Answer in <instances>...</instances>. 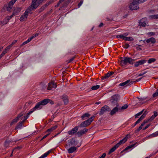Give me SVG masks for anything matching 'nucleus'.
<instances>
[{"mask_svg":"<svg viewBox=\"0 0 158 158\" xmlns=\"http://www.w3.org/2000/svg\"><path fill=\"white\" fill-rule=\"evenodd\" d=\"M146 0H133L129 6L130 9L131 10L139 9V4L143 3Z\"/></svg>","mask_w":158,"mask_h":158,"instance_id":"f257e3e1","label":"nucleus"},{"mask_svg":"<svg viewBox=\"0 0 158 158\" xmlns=\"http://www.w3.org/2000/svg\"><path fill=\"white\" fill-rule=\"evenodd\" d=\"M129 136V135H127L126 136L123 138L119 142L112 148L108 152V154L109 155L111 153L114 152L115 150L119 147V146L122 143H125L128 139V136Z\"/></svg>","mask_w":158,"mask_h":158,"instance_id":"f03ea898","label":"nucleus"},{"mask_svg":"<svg viewBox=\"0 0 158 158\" xmlns=\"http://www.w3.org/2000/svg\"><path fill=\"white\" fill-rule=\"evenodd\" d=\"M70 2V0H60L55 6L56 7L60 6L59 9L60 10L62 8L67 7Z\"/></svg>","mask_w":158,"mask_h":158,"instance_id":"7ed1b4c3","label":"nucleus"},{"mask_svg":"<svg viewBox=\"0 0 158 158\" xmlns=\"http://www.w3.org/2000/svg\"><path fill=\"white\" fill-rule=\"evenodd\" d=\"M95 117L93 116L87 120L82 122L78 126L79 127H85L89 126L93 121Z\"/></svg>","mask_w":158,"mask_h":158,"instance_id":"20e7f679","label":"nucleus"},{"mask_svg":"<svg viewBox=\"0 0 158 158\" xmlns=\"http://www.w3.org/2000/svg\"><path fill=\"white\" fill-rule=\"evenodd\" d=\"M134 60V59L130 57H125L124 58L122 57L120 64L122 66L125 65L127 63L132 64H133L132 61Z\"/></svg>","mask_w":158,"mask_h":158,"instance_id":"39448f33","label":"nucleus"},{"mask_svg":"<svg viewBox=\"0 0 158 158\" xmlns=\"http://www.w3.org/2000/svg\"><path fill=\"white\" fill-rule=\"evenodd\" d=\"M119 95L118 94L114 95L112 96L110 101L113 106L116 105L117 106H118V101L119 99Z\"/></svg>","mask_w":158,"mask_h":158,"instance_id":"423d86ee","label":"nucleus"},{"mask_svg":"<svg viewBox=\"0 0 158 158\" xmlns=\"http://www.w3.org/2000/svg\"><path fill=\"white\" fill-rule=\"evenodd\" d=\"M38 1V0H32L31 5L28 8L31 11L34 9H36L40 4Z\"/></svg>","mask_w":158,"mask_h":158,"instance_id":"0eeeda50","label":"nucleus"},{"mask_svg":"<svg viewBox=\"0 0 158 158\" xmlns=\"http://www.w3.org/2000/svg\"><path fill=\"white\" fill-rule=\"evenodd\" d=\"M29 13L31 14V11L27 8V10L25 11L24 15H22L20 17L19 19L20 20L21 22H23L24 20L26 19Z\"/></svg>","mask_w":158,"mask_h":158,"instance_id":"6e6552de","label":"nucleus"},{"mask_svg":"<svg viewBox=\"0 0 158 158\" xmlns=\"http://www.w3.org/2000/svg\"><path fill=\"white\" fill-rule=\"evenodd\" d=\"M110 110V109L108 106L105 105L101 108L99 112V115L100 116L102 115L106 112H109Z\"/></svg>","mask_w":158,"mask_h":158,"instance_id":"1a4fd4ad","label":"nucleus"},{"mask_svg":"<svg viewBox=\"0 0 158 158\" xmlns=\"http://www.w3.org/2000/svg\"><path fill=\"white\" fill-rule=\"evenodd\" d=\"M147 60L143 59V60H139L137 62H136L135 64H134V67H137L139 66L142 65L143 64H144L145 63L147 62Z\"/></svg>","mask_w":158,"mask_h":158,"instance_id":"9d476101","label":"nucleus"},{"mask_svg":"<svg viewBox=\"0 0 158 158\" xmlns=\"http://www.w3.org/2000/svg\"><path fill=\"white\" fill-rule=\"evenodd\" d=\"M79 126H77L75 127L74 128L68 132V133L69 135H72L76 133L78 130Z\"/></svg>","mask_w":158,"mask_h":158,"instance_id":"9b49d317","label":"nucleus"},{"mask_svg":"<svg viewBox=\"0 0 158 158\" xmlns=\"http://www.w3.org/2000/svg\"><path fill=\"white\" fill-rule=\"evenodd\" d=\"M88 129L85 128L82 130L78 131L77 132V134L78 136L80 137L85 134L88 131Z\"/></svg>","mask_w":158,"mask_h":158,"instance_id":"f8f14e48","label":"nucleus"},{"mask_svg":"<svg viewBox=\"0 0 158 158\" xmlns=\"http://www.w3.org/2000/svg\"><path fill=\"white\" fill-rule=\"evenodd\" d=\"M56 87L57 85L56 84L54 81H52L48 84L47 89L48 90H51L52 88H56Z\"/></svg>","mask_w":158,"mask_h":158,"instance_id":"ddd939ff","label":"nucleus"},{"mask_svg":"<svg viewBox=\"0 0 158 158\" xmlns=\"http://www.w3.org/2000/svg\"><path fill=\"white\" fill-rule=\"evenodd\" d=\"M145 41H146L147 43H151L152 44H154L156 42V40L155 38L153 37H151L144 40L143 42L144 43H145Z\"/></svg>","mask_w":158,"mask_h":158,"instance_id":"4468645a","label":"nucleus"},{"mask_svg":"<svg viewBox=\"0 0 158 158\" xmlns=\"http://www.w3.org/2000/svg\"><path fill=\"white\" fill-rule=\"evenodd\" d=\"M17 0H11L9 2L8 6L7 8L8 11H10L12 8L13 4Z\"/></svg>","mask_w":158,"mask_h":158,"instance_id":"2eb2a0df","label":"nucleus"},{"mask_svg":"<svg viewBox=\"0 0 158 158\" xmlns=\"http://www.w3.org/2000/svg\"><path fill=\"white\" fill-rule=\"evenodd\" d=\"M41 106L42 105L40 102H39L36 104L35 106L31 110L33 112L36 109H41L42 107Z\"/></svg>","mask_w":158,"mask_h":158,"instance_id":"dca6fc26","label":"nucleus"},{"mask_svg":"<svg viewBox=\"0 0 158 158\" xmlns=\"http://www.w3.org/2000/svg\"><path fill=\"white\" fill-rule=\"evenodd\" d=\"M22 9L21 7H16L15 8L13 12L14 14L15 15H19Z\"/></svg>","mask_w":158,"mask_h":158,"instance_id":"f3484780","label":"nucleus"},{"mask_svg":"<svg viewBox=\"0 0 158 158\" xmlns=\"http://www.w3.org/2000/svg\"><path fill=\"white\" fill-rule=\"evenodd\" d=\"M114 73V72H109L108 73L105 74L104 76L102 77V79L104 80L108 78L111 76Z\"/></svg>","mask_w":158,"mask_h":158,"instance_id":"a211bd4d","label":"nucleus"},{"mask_svg":"<svg viewBox=\"0 0 158 158\" xmlns=\"http://www.w3.org/2000/svg\"><path fill=\"white\" fill-rule=\"evenodd\" d=\"M131 80H128L126 81L121 83L119 84V85L122 86H127L130 85L131 84Z\"/></svg>","mask_w":158,"mask_h":158,"instance_id":"6ab92c4d","label":"nucleus"},{"mask_svg":"<svg viewBox=\"0 0 158 158\" xmlns=\"http://www.w3.org/2000/svg\"><path fill=\"white\" fill-rule=\"evenodd\" d=\"M116 107L114 108L112 110H111L110 112V114L111 115H113L114 114H115L117 112H118V111L119 110H120V108H118V106H116Z\"/></svg>","mask_w":158,"mask_h":158,"instance_id":"aec40b11","label":"nucleus"},{"mask_svg":"<svg viewBox=\"0 0 158 158\" xmlns=\"http://www.w3.org/2000/svg\"><path fill=\"white\" fill-rule=\"evenodd\" d=\"M146 18H144L139 21V24L143 27H145L146 25Z\"/></svg>","mask_w":158,"mask_h":158,"instance_id":"412c9836","label":"nucleus"},{"mask_svg":"<svg viewBox=\"0 0 158 158\" xmlns=\"http://www.w3.org/2000/svg\"><path fill=\"white\" fill-rule=\"evenodd\" d=\"M153 113V115L150 118L147 119V120L148 122H151L155 118V117L158 115V113L157 112L154 111Z\"/></svg>","mask_w":158,"mask_h":158,"instance_id":"4be33fe9","label":"nucleus"},{"mask_svg":"<svg viewBox=\"0 0 158 158\" xmlns=\"http://www.w3.org/2000/svg\"><path fill=\"white\" fill-rule=\"evenodd\" d=\"M63 100L65 105L67 104L68 103V97L65 95H63L60 97Z\"/></svg>","mask_w":158,"mask_h":158,"instance_id":"5701e85b","label":"nucleus"},{"mask_svg":"<svg viewBox=\"0 0 158 158\" xmlns=\"http://www.w3.org/2000/svg\"><path fill=\"white\" fill-rule=\"evenodd\" d=\"M69 144V145H76L77 143L75 139L73 138L71 139L68 141Z\"/></svg>","mask_w":158,"mask_h":158,"instance_id":"b1692460","label":"nucleus"},{"mask_svg":"<svg viewBox=\"0 0 158 158\" xmlns=\"http://www.w3.org/2000/svg\"><path fill=\"white\" fill-rule=\"evenodd\" d=\"M57 126L56 125H55L52 127L51 128L48 129L45 132H48V133H49L50 134L51 132L53 130H55L57 128Z\"/></svg>","mask_w":158,"mask_h":158,"instance_id":"393cba45","label":"nucleus"},{"mask_svg":"<svg viewBox=\"0 0 158 158\" xmlns=\"http://www.w3.org/2000/svg\"><path fill=\"white\" fill-rule=\"evenodd\" d=\"M77 149V147H73L70 148L68 149V152L69 153H72L75 151Z\"/></svg>","mask_w":158,"mask_h":158,"instance_id":"a878e982","label":"nucleus"},{"mask_svg":"<svg viewBox=\"0 0 158 158\" xmlns=\"http://www.w3.org/2000/svg\"><path fill=\"white\" fill-rule=\"evenodd\" d=\"M90 116V114H89L88 113H85L81 116V118L82 120H84L87 119Z\"/></svg>","mask_w":158,"mask_h":158,"instance_id":"bb28decb","label":"nucleus"},{"mask_svg":"<svg viewBox=\"0 0 158 158\" xmlns=\"http://www.w3.org/2000/svg\"><path fill=\"white\" fill-rule=\"evenodd\" d=\"M49 100L48 98L45 99L43 100L40 102L42 106H44L46 105L47 103H48V102L49 101Z\"/></svg>","mask_w":158,"mask_h":158,"instance_id":"cd10ccee","label":"nucleus"},{"mask_svg":"<svg viewBox=\"0 0 158 158\" xmlns=\"http://www.w3.org/2000/svg\"><path fill=\"white\" fill-rule=\"evenodd\" d=\"M158 136V131L155 133L150 135L148 137H149L150 138H152L153 137H155L156 136Z\"/></svg>","mask_w":158,"mask_h":158,"instance_id":"c85d7f7f","label":"nucleus"},{"mask_svg":"<svg viewBox=\"0 0 158 158\" xmlns=\"http://www.w3.org/2000/svg\"><path fill=\"white\" fill-rule=\"evenodd\" d=\"M135 145V143L131 144L130 145H129L127 147L124 149L123 150V151H126L127 150H128L129 149H130V148H131L134 147Z\"/></svg>","mask_w":158,"mask_h":158,"instance_id":"c756f323","label":"nucleus"},{"mask_svg":"<svg viewBox=\"0 0 158 158\" xmlns=\"http://www.w3.org/2000/svg\"><path fill=\"white\" fill-rule=\"evenodd\" d=\"M51 152V151H48L47 152H46L45 153L42 155L39 158H44L46 157Z\"/></svg>","mask_w":158,"mask_h":158,"instance_id":"7c9ffc66","label":"nucleus"},{"mask_svg":"<svg viewBox=\"0 0 158 158\" xmlns=\"http://www.w3.org/2000/svg\"><path fill=\"white\" fill-rule=\"evenodd\" d=\"M32 111H31V110L30 111H29L28 113L26 114V116H24V119L23 120V121L24 122L25 120H26L29 117V115L31 114V113H32Z\"/></svg>","mask_w":158,"mask_h":158,"instance_id":"2f4dec72","label":"nucleus"},{"mask_svg":"<svg viewBox=\"0 0 158 158\" xmlns=\"http://www.w3.org/2000/svg\"><path fill=\"white\" fill-rule=\"evenodd\" d=\"M23 123H24V122L23 121L21 122H20L18 123V124L17 125L16 128V129L20 128L22 126L23 124Z\"/></svg>","mask_w":158,"mask_h":158,"instance_id":"473e14b6","label":"nucleus"},{"mask_svg":"<svg viewBox=\"0 0 158 158\" xmlns=\"http://www.w3.org/2000/svg\"><path fill=\"white\" fill-rule=\"evenodd\" d=\"M100 87L99 85H94L92 87L91 89L93 90H95L99 89Z\"/></svg>","mask_w":158,"mask_h":158,"instance_id":"72a5a7b5","label":"nucleus"},{"mask_svg":"<svg viewBox=\"0 0 158 158\" xmlns=\"http://www.w3.org/2000/svg\"><path fill=\"white\" fill-rule=\"evenodd\" d=\"M124 40L125 41H132L134 40V39L132 37H124Z\"/></svg>","mask_w":158,"mask_h":158,"instance_id":"f704fd0d","label":"nucleus"},{"mask_svg":"<svg viewBox=\"0 0 158 158\" xmlns=\"http://www.w3.org/2000/svg\"><path fill=\"white\" fill-rule=\"evenodd\" d=\"M19 119L17 117L15 118L11 122L10 125H12L14 123H15L17 122Z\"/></svg>","mask_w":158,"mask_h":158,"instance_id":"c9c22d12","label":"nucleus"},{"mask_svg":"<svg viewBox=\"0 0 158 158\" xmlns=\"http://www.w3.org/2000/svg\"><path fill=\"white\" fill-rule=\"evenodd\" d=\"M156 60L155 58H151L148 60V63L149 64H151L152 63L154 62Z\"/></svg>","mask_w":158,"mask_h":158,"instance_id":"e433bc0d","label":"nucleus"},{"mask_svg":"<svg viewBox=\"0 0 158 158\" xmlns=\"http://www.w3.org/2000/svg\"><path fill=\"white\" fill-rule=\"evenodd\" d=\"M9 17L5 18L2 22L4 23V25L6 24L9 21Z\"/></svg>","mask_w":158,"mask_h":158,"instance_id":"4c0bfd02","label":"nucleus"},{"mask_svg":"<svg viewBox=\"0 0 158 158\" xmlns=\"http://www.w3.org/2000/svg\"><path fill=\"white\" fill-rule=\"evenodd\" d=\"M145 114H143L138 120L140 122L145 117Z\"/></svg>","mask_w":158,"mask_h":158,"instance_id":"58836bf2","label":"nucleus"},{"mask_svg":"<svg viewBox=\"0 0 158 158\" xmlns=\"http://www.w3.org/2000/svg\"><path fill=\"white\" fill-rule=\"evenodd\" d=\"M145 114H143L138 120L140 122L145 117Z\"/></svg>","mask_w":158,"mask_h":158,"instance_id":"ea45409f","label":"nucleus"},{"mask_svg":"<svg viewBox=\"0 0 158 158\" xmlns=\"http://www.w3.org/2000/svg\"><path fill=\"white\" fill-rule=\"evenodd\" d=\"M116 37L118 38H120L122 39L123 40H124V37L123 36V34H120L116 36Z\"/></svg>","mask_w":158,"mask_h":158,"instance_id":"a19ab883","label":"nucleus"},{"mask_svg":"<svg viewBox=\"0 0 158 158\" xmlns=\"http://www.w3.org/2000/svg\"><path fill=\"white\" fill-rule=\"evenodd\" d=\"M158 96V89L156 90L155 93L153 94L152 96L154 97H157Z\"/></svg>","mask_w":158,"mask_h":158,"instance_id":"79ce46f5","label":"nucleus"},{"mask_svg":"<svg viewBox=\"0 0 158 158\" xmlns=\"http://www.w3.org/2000/svg\"><path fill=\"white\" fill-rule=\"evenodd\" d=\"M128 107V105L127 104H125L122 106L121 108V110H124L127 109Z\"/></svg>","mask_w":158,"mask_h":158,"instance_id":"37998d69","label":"nucleus"},{"mask_svg":"<svg viewBox=\"0 0 158 158\" xmlns=\"http://www.w3.org/2000/svg\"><path fill=\"white\" fill-rule=\"evenodd\" d=\"M143 127V126H142V125H141L135 131V132L137 133L139 132L141 129H142Z\"/></svg>","mask_w":158,"mask_h":158,"instance_id":"c03bdc74","label":"nucleus"},{"mask_svg":"<svg viewBox=\"0 0 158 158\" xmlns=\"http://www.w3.org/2000/svg\"><path fill=\"white\" fill-rule=\"evenodd\" d=\"M143 77H142L140 78H138V79H137L135 81H131V84H132L134 82H138L139 81H140L142 79V78Z\"/></svg>","mask_w":158,"mask_h":158,"instance_id":"a18cd8bd","label":"nucleus"},{"mask_svg":"<svg viewBox=\"0 0 158 158\" xmlns=\"http://www.w3.org/2000/svg\"><path fill=\"white\" fill-rule=\"evenodd\" d=\"M10 142L9 141H6L5 142V146L6 147H7L9 144Z\"/></svg>","mask_w":158,"mask_h":158,"instance_id":"49530a36","label":"nucleus"},{"mask_svg":"<svg viewBox=\"0 0 158 158\" xmlns=\"http://www.w3.org/2000/svg\"><path fill=\"white\" fill-rule=\"evenodd\" d=\"M148 35L150 36H152L155 35V33L153 32H149L148 33Z\"/></svg>","mask_w":158,"mask_h":158,"instance_id":"de8ad7c7","label":"nucleus"},{"mask_svg":"<svg viewBox=\"0 0 158 158\" xmlns=\"http://www.w3.org/2000/svg\"><path fill=\"white\" fill-rule=\"evenodd\" d=\"M23 115V112H21V113H20L19 114H18V116H17V117L19 118H19H20L21 117H22Z\"/></svg>","mask_w":158,"mask_h":158,"instance_id":"09e8293b","label":"nucleus"},{"mask_svg":"<svg viewBox=\"0 0 158 158\" xmlns=\"http://www.w3.org/2000/svg\"><path fill=\"white\" fill-rule=\"evenodd\" d=\"M123 47L125 48H127L129 47V45L127 44H126L123 45Z\"/></svg>","mask_w":158,"mask_h":158,"instance_id":"8fccbe9b","label":"nucleus"},{"mask_svg":"<svg viewBox=\"0 0 158 158\" xmlns=\"http://www.w3.org/2000/svg\"><path fill=\"white\" fill-rule=\"evenodd\" d=\"M11 47V45H10L6 47L5 49L8 51L9 50Z\"/></svg>","mask_w":158,"mask_h":158,"instance_id":"3c124183","label":"nucleus"},{"mask_svg":"<svg viewBox=\"0 0 158 158\" xmlns=\"http://www.w3.org/2000/svg\"><path fill=\"white\" fill-rule=\"evenodd\" d=\"M46 7H45V6L44 5H43L40 8V11H42L43 10H44Z\"/></svg>","mask_w":158,"mask_h":158,"instance_id":"603ef678","label":"nucleus"},{"mask_svg":"<svg viewBox=\"0 0 158 158\" xmlns=\"http://www.w3.org/2000/svg\"><path fill=\"white\" fill-rule=\"evenodd\" d=\"M152 17L154 19H158V14L152 15Z\"/></svg>","mask_w":158,"mask_h":158,"instance_id":"864d4df0","label":"nucleus"},{"mask_svg":"<svg viewBox=\"0 0 158 158\" xmlns=\"http://www.w3.org/2000/svg\"><path fill=\"white\" fill-rule=\"evenodd\" d=\"M148 121L147 120H144V121H143V122L142 123V124H141V125H142V126H143L144 125V124H145V123H148Z\"/></svg>","mask_w":158,"mask_h":158,"instance_id":"5fc2aeb1","label":"nucleus"},{"mask_svg":"<svg viewBox=\"0 0 158 158\" xmlns=\"http://www.w3.org/2000/svg\"><path fill=\"white\" fill-rule=\"evenodd\" d=\"M106 153H104L102 155L100 156L99 158H104L106 156Z\"/></svg>","mask_w":158,"mask_h":158,"instance_id":"6e6d98bb","label":"nucleus"},{"mask_svg":"<svg viewBox=\"0 0 158 158\" xmlns=\"http://www.w3.org/2000/svg\"><path fill=\"white\" fill-rule=\"evenodd\" d=\"M34 38L33 37H32V36L30 38H29L27 41V42L28 43L30 41H31L32 39H33Z\"/></svg>","mask_w":158,"mask_h":158,"instance_id":"4d7b16f0","label":"nucleus"},{"mask_svg":"<svg viewBox=\"0 0 158 158\" xmlns=\"http://www.w3.org/2000/svg\"><path fill=\"white\" fill-rule=\"evenodd\" d=\"M51 3V2H47L44 5L47 7L48 5H49Z\"/></svg>","mask_w":158,"mask_h":158,"instance_id":"13d9d810","label":"nucleus"},{"mask_svg":"<svg viewBox=\"0 0 158 158\" xmlns=\"http://www.w3.org/2000/svg\"><path fill=\"white\" fill-rule=\"evenodd\" d=\"M48 100H49V101H48V103L49 102L51 105H52L54 104V102L53 101H52V100H51L49 99H48Z\"/></svg>","mask_w":158,"mask_h":158,"instance_id":"bf43d9fd","label":"nucleus"},{"mask_svg":"<svg viewBox=\"0 0 158 158\" xmlns=\"http://www.w3.org/2000/svg\"><path fill=\"white\" fill-rule=\"evenodd\" d=\"M150 125V124H149L148 125H147V126H146L143 129V130H145V129L148 128L149 126Z\"/></svg>","mask_w":158,"mask_h":158,"instance_id":"052dcab7","label":"nucleus"},{"mask_svg":"<svg viewBox=\"0 0 158 158\" xmlns=\"http://www.w3.org/2000/svg\"><path fill=\"white\" fill-rule=\"evenodd\" d=\"M8 51L7 50H6L5 49L4 51H3L2 53H1L2 55H3V56Z\"/></svg>","mask_w":158,"mask_h":158,"instance_id":"680f3d73","label":"nucleus"},{"mask_svg":"<svg viewBox=\"0 0 158 158\" xmlns=\"http://www.w3.org/2000/svg\"><path fill=\"white\" fill-rule=\"evenodd\" d=\"M8 51L7 50H6L5 49L4 51H3L2 53H1L2 55H3V56Z\"/></svg>","mask_w":158,"mask_h":158,"instance_id":"e2e57ef3","label":"nucleus"},{"mask_svg":"<svg viewBox=\"0 0 158 158\" xmlns=\"http://www.w3.org/2000/svg\"><path fill=\"white\" fill-rule=\"evenodd\" d=\"M83 2V1H81L79 3H78V7H79L80 6H81V5H82V4Z\"/></svg>","mask_w":158,"mask_h":158,"instance_id":"0e129e2a","label":"nucleus"},{"mask_svg":"<svg viewBox=\"0 0 158 158\" xmlns=\"http://www.w3.org/2000/svg\"><path fill=\"white\" fill-rule=\"evenodd\" d=\"M15 15L14 14V13H13L9 17H9V20H10L13 16Z\"/></svg>","mask_w":158,"mask_h":158,"instance_id":"69168bd1","label":"nucleus"},{"mask_svg":"<svg viewBox=\"0 0 158 158\" xmlns=\"http://www.w3.org/2000/svg\"><path fill=\"white\" fill-rule=\"evenodd\" d=\"M17 42L16 40H15L13 41L12 42V43H11L10 45H11V46H12L14 44H15Z\"/></svg>","mask_w":158,"mask_h":158,"instance_id":"338daca9","label":"nucleus"},{"mask_svg":"<svg viewBox=\"0 0 158 158\" xmlns=\"http://www.w3.org/2000/svg\"><path fill=\"white\" fill-rule=\"evenodd\" d=\"M140 113H138L137 114H136L135 115V118H138V116H139L140 115Z\"/></svg>","mask_w":158,"mask_h":158,"instance_id":"774afa93","label":"nucleus"}]
</instances>
